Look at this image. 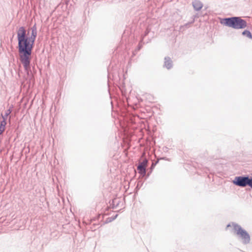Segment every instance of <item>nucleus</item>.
<instances>
[{
	"label": "nucleus",
	"mask_w": 252,
	"mask_h": 252,
	"mask_svg": "<svg viewBox=\"0 0 252 252\" xmlns=\"http://www.w3.org/2000/svg\"><path fill=\"white\" fill-rule=\"evenodd\" d=\"M229 226H230V224H228L227 226V227H228Z\"/></svg>",
	"instance_id": "nucleus-12"
},
{
	"label": "nucleus",
	"mask_w": 252,
	"mask_h": 252,
	"mask_svg": "<svg viewBox=\"0 0 252 252\" xmlns=\"http://www.w3.org/2000/svg\"><path fill=\"white\" fill-rule=\"evenodd\" d=\"M164 65L167 69H170L172 66L171 61L169 59L167 60L165 59Z\"/></svg>",
	"instance_id": "nucleus-9"
},
{
	"label": "nucleus",
	"mask_w": 252,
	"mask_h": 252,
	"mask_svg": "<svg viewBox=\"0 0 252 252\" xmlns=\"http://www.w3.org/2000/svg\"><path fill=\"white\" fill-rule=\"evenodd\" d=\"M147 165V160H144L137 167V170L140 174L144 175L146 173V167Z\"/></svg>",
	"instance_id": "nucleus-6"
},
{
	"label": "nucleus",
	"mask_w": 252,
	"mask_h": 252,
	"mask_svg": "<svg viewBox=\"0 0 252 252\" xmlns=\"http://www.w3.org/2000/svg\"><path fill=\"white\" fill-rule=\"evenodd\" d=\"M242 34L243 35L246 36L250 39H252V35L250 31L245 30L242 32Z\"/></svg>",
	"instance_id": "nucleus-10"
},
{
	"label": "nucleus",
	"mask_w": 252,
	"mask_h": 252,
	"mask_svg": "<svg viewBox=\"0 0 252 252\" xmlns=\"http://www.w3.org/2000/svg\"><path fill=\"white\" fill-rule=\"evenodd\" d=\"M226 26L236 29H244L247 27V22L240 17H231L224 19Z\"/></svg>",
	"instance_id": "nucleus-2"
},
{
	"label": "nucleus",
	"mask_w": 252,
	"mask_h": 252,
	"mask_svg": "<svg viewBox=\"0 0 252 252\" xmlns=\"http://www.w3.org/2000/svg\"><path fill=\"white\" fill-rule=\"evenodd\" d=\"M10 113H11V111H10V110H8L7 111V112H6V113H5V115H4V116H3V117H4V118H6V119H7V116H8V115Z\"/></svg>",
	"instance_id": "nucleus-11"
},
{
	"label": "nucleus",
	"mask_w": 252,
	"mask_h": 252,
	"mask_svg": "<svg viewBox=\"0 0 252 252\" xmlns=\"http://www.w3.org/2000/svg\"><path fill=\"white\" fill-rule=\"evenodd\" d=\"M193 6L196 10H199L202 8L203 5L200 1L195 0L193 2Z\"/></svg>",
	"instance_id": "nucleus-8"
},
{
	"label": "nucleus",
	"mask_w": 252,
	"mask_h": 252,
	"mask_svg": "<svg viewBox=\"0 0 252 252\" xmlns=\"http://www.w3.org/2000/svg\"><path fill=\"white\" fill-rule=\"evenodd\" d=\"M31 37L26 36V31L23 27H20L17 32L19 51H32L33 44L36 36V29L33 27L31 29Z\"/></svg>",
	"instance_id": "nucleus-1"
},
{
	"label": "nucleus",
	"mask_w": 252,
	"mask_h": 252,
	"mask_svg": "<svg viewBox=\"0 0 252 252\" xmlns=\"http://www.w3.org/2000/svg\"><path fill=\"white\" fill-rule=\"evenodd\" d=\"M233 183L240 187H246L248 185L252 188V178L248 177H237L235 178Z\"/></svg>",
	"instance_id": "nucleus-4"
},
{
	"label": "nucleus",
	"mask_w": 252,
	"mask_h": 252,
	"mask_svg": "<svg viewBox=\"0 0 252 252\" xmlns=\"http://www.w3.org/2000/svg\"><path fill=\"white\" fill-rule=\"evenodd\" d=\"M233 228L236 234L239 235L245 243H248L250 240V237L246 231L237 224L233 225Z\"/></svg>",
	"instance_id": "nucleus-5"
},
{
	"label": "nucleus",
	"mask_w": 252,
	"mask_h": 252,
	"mask_svg": "<svg viewBox=\"0 0 252 252\" xmlns=\"http://www.w3.org/2000/svg\"><path fill=\"white\" fill-rule=\"evenodd\" d=\"M19 53L20 61L23 63L25 69L28 70L30 67L32 51H19Z\"/></svg>",
	"instance_id": "nucleus-3"
},
{
	"label": "nucleus",
	"mask_w": 252,
	"mask_h": 252,
	"mask_svg": "<svg viewBox=\"0 0 252 252\" xmlns=\"http://www.w3.org/2000/svg\"><path fill=\"white\" fill-rule=\"evenodd\" d=\"M1 117L3 120L0 122V135L5 130V126L6 124V118L3 117V115L1 114Z\"/></svg>",
	"instance_id": "nucleus-7"
}]
</instances>
